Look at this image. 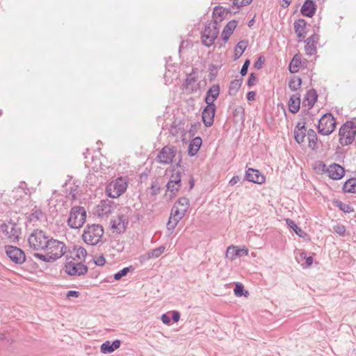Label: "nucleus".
Listing matches in <instances>:
<instances>
[{
  "label": "nucleus",
  "mask_w": 356,
  "mask_h": 356,
  "mask_svg": "<svg viewBox=\"0 0 356 356\" xmlns=\"http://www.w3.org/2000/svg\"><path fill=\"white\" fill-rule=\"evenodd\" d=\"M51 236L41 229H34L28 238L29 247L33 250H44L48 247Z\"/></svg>",
  "instance_id": "f257e3e1"
},
{
  "label": "nucleus",
  "mask_w": 356,
  "mask_h": 356,
  "mask_svg": "<svg viewBox=\"0 0 356 356\" xmlns=\"http://www.w3.org/2000/svg\"><path fill=\"white\" fill-rule=\"evenodd\" d=\"M104 229L100 225H88L82 235L83 240L88 245H95L101 240Z\"/></svg>",
  "instance_id": "f03ea898"
},
{
  "label": "nucleus",
  "mask_w": 356,
  "mask_h": 356,
  "mask_svg": "<svg viewBox=\"0 0 356 356\" xmlns=\"http://www.w3.org/2000/svg\"><path fill=\"white\" fill-rule=\"evenodd\" d=\"M356 135V127L353 122L347 121L339 129V143L342 146L351 144Z\"/></svg>",
  "instance_id": "7ed1b4c3"
},
{
  "label": "nucleus",
  "mask_w": 356,
  "mask_h": 356,
  "mask_svg": "<svg viewBox=\"0 0 356 356\" xmlns=\"http://www.w3.org/2000/svg\"><path fill=\"white\" fill-rule=\"evenodd\" d=\"M86 218L85 209L82 207H74L70 210L67 224L72 229H78L84 224Z\"/></svg>",
  "instance_id": "20e7f679"
},
{
  "label": "nucleus",
  "mask_w": 356,
  "mask_h": 356,
  "mask_svg": "<svg viewBox=\"0 0 356 356\" xmlns=\"http://www.w3.org/2000/svg\"><path fill=\"white\" fill-rule=\"evenodd\" d=\"M219 33V29L218 28L217 21L213 20L212 22L205 25L204 30L202 32V44L209 47L211 46L218 35Z\"/></svg>",
  "instance_id": "39448f33"
},
{
  "label": "nucleus",
  "mask_w": 356,
  "mask_h": 356,
  "mask_svg": "<svg viewBox=\"0 0 356 356\" xmlns=\"http://www.w3.org/2000/svg\"><path fill=\"white\" fill-rule=\"evenodd\" d=\"M127 188V180L123 177H119L106 186V193L108 197L117 198L126 191Z\"/></svg>",
  "instance_id": "423d86ee"
},
{
  "label": "nucleus",
  "mask_w": 356,
  "mask_h": 356,
  "mask_svg": "<svg viewBox=\"0 0 356 356\" xmlns=\"http://www.w3.org/2000/svg\"><path fill=\"white\" fill-rule=\"evenodd\" d=\"M335 127V119L330 113L324 114L320 118L317 126L318 133L323 136H328L331 134L334 131Z\"/></svg>",
  "instance_id": "0eeeda50"
},
{
  "label": "nucleus",
  "mask_w": 356,
  "mask_h": 356,
  "mask_svg": "<svg viewBox=\"0 0 356 356\" xmlns=\"http://www.w3.org/2000/svg\"><path fill=\"white\" fill-rule=\"evenodd\" d=\"M66 249L67 247L64 243L51 237L48 243V247L45 248L44 251L48 252L55 261L67 252Z\"/></svg>",
  "instance_id": "6e6552de"
},
{
  "label": "nucleus",
  "mask_w": 356,
  "mask_h": 356,
  "mask_svg": "<svg viewBox=\"0 0 356 356\" xmlns=\"http://www.w3.org/2000/svg\"><path fill=\"white\" fill-rule=\"evenodd\" d=\"M88 270V266L83 264L81 261L75 262L72 260L69 261V258L67 257V263L65 265V271L69 275H83L87 273Z\"/></svg>",
  "instance_id": "1a4fd4ad"
},
{
  "label": "nucleus",
  "mask_w": 356,
  "mask_h": 356,
  "mask_svg": "<svg viewBox=\"0 0 356 356\" xmlns=\"http://www.w3.org/2000/svg\"><path fill=\"white\" fill-rule=\"evenodd\" d=\"M0 229L4 235L13 241L18 240L21 234V229L12 220L1 224Z\"/></svg>",
  "instance_id": "9d476101"
},
{
  "label": "nucleus",
  "mask_w": 356,
  "mask_h": 356,
  "mask_svg": "<svg viewBox=\"0 0 356 356\" xmlns=\"http://www.w3.org/2000/svg\"><path fill=\"white\" fill-rule=\"evenodd\" d=\"M177 148L174 146H165L159 152L157 161L161 164H169L172 162L177 154Z\"/></svg>",
  "instance_id": "9b49d317"
},
{
  "label": "nucleus",
  "mask_w": 356,
  "mask_h": 356,
  "mask_svg": "<svg viewBox=\"0 0 356 356\" xmlns=\"http://www.w3.org/2000/svg\"><path fill=\"white\" fill-rule=\"evenodd\" d=\"M5 250L7 256L17 264H22L26 261L24 252L15 246L6 245Z\"/></svg>",
  "instance_id": "f8f14e48"
},
{
  "label": "nucleus",
  "mask_w": 356,
  "mask_h": 356,
  "mask_svg": "<svg viewBox=\"0 0 356 356\" xmlns=\"http://www.w3.org/2000/svg\"><path fill=\"white\" fill-rule=\"evenodd\" d=\"M189 207V200L186 197L179 198L174 204L171 212L175 213L177 219L183 218Z\"/></svg>",
  "instance_id": "ddd939ff"
},
{
  "label": "nucleus",
  "mask_w": 356,
  "mask_h": 356,
  "mask_svg": "<svg viewBox=\"0 0 356 356\" xmlns=\"http://www.w3.org/2000/svg\"><path fill=\"white\" fill-rule=\"evenodd\" d=\"M216 111V105L207 104V106L204 108L202 113V119L205 127H210L213 125Z\"/></svg>",
  "instance_id": "4468645a"
},
{
  "label": "nucleus",
  "mask_w": 356,
  "mask_h": 356,
  "mask_svg": "<svg viewBox=\"0 0 356 356\" xmlns=\"http://www.w3.org/2000/svg\"><path fill=\"white\" fill-rule=\"evenodd\" d=\"M243 180L261 184L265 182L266 178L258 170L250 168L246 170Z\"/></svg>",
  "instance_id": "2eb2a0df"
},
{
  "label": "nucleus",
  "mask_w": 356,
  "mask_h": 356,
  "mask_svg": "<svg viewBox=\"0 0 356 356\" xmlns=\"http://www.w3.org/2000/svg\"><path fill=\"white\" fill-rule=\"evenodd\" d=\"M318 40L319 35L317 34H313L305 41L306 42L305 51L307 55L313 56L316 54V45L318 43Z\"/></svg>",
  "instance_id": "dca6fc26"
},
{
  "label": "nucleus",
  "mask_w": 356,
  "mask_h": 356,
  "mask_svg": "<svg viewBox=\"0 0 356 356\" xmlns=\"http://www.w3.org/2000/svg\"><path fill=\"white\" fill-rule=\"evenodd\" d=\"M128 221L123 214H119L118 218L111 221V228L118 234L123 233L127 227Z\"/></svg>",
  "instance_id": "f3484780"
},
{
  "label": "nucleus",
  "mask_w": 356,
  "mask_h": 356,
  "mask_svg": "<svg viewBox=\"0 0 356 356\" xmlns=\"http://www.w3.org/2000/svg\"><path fill=\"white\" fill-rule=\"evenodd\" d=\"M220 88L219 84H214L211 86L207 91L204 97V102L207 104L216 105L214 102L217 99L220 95Z\"/></svg>",
  "instance_id": "a211bd4d"
},
{
  "label": "nucleus",
  "mask_w": 356,
  "mask_h": 356,
  "mask_svg": "<svg viewBox=\"0 0 356 356\" xmlns=\"http://www.w3.org/2000/svg\"><path fill=\"white\" fill-rule=\"evenodd\" d=\"M327 172L329 177L334 180L341 179L345 175L344 168L337 163L331 164L327 169Z\"/></svg>",
  "instance_id": "6ab92c4d"
},
{
  "label": "nucleus",
  "mask_w": 356,
  "mask_h": 356,
  "mask_svg": "<svg viewBox=\"0 0 356 356\" xmlns=\"http://www.w3.org/2000/svg\"><path fill=\"white\" fill-rule=\"evenodd\" d=\"M248 254V250L245 248H238L236 246H229L226 251V257L230 260L235 259L237 257H244Z\"/></svg>",
  "instance_id": "aec40b11"
},
{
  "label": "nucleus",
  "mask_w": 356,
  "mask_h": 356,
  "mask_svg": "<svg viewBox=\"0 0 356 356\" xmlns=\"http://www.w3.org/2000/svg\"><path fill=\"white\" fill-rule=\"evenodd\" d=\"M317 99H318V94L315 89L312 88V89L309 90L307 92V93L303 99L302 106L308 107L307 111V113L309 112V110H310L314 106V105L315 104V103L317 101Z\"/></svg>",
  "instance_id": "412c9836"
},
{
  "label": "nucleus",
  "mask_w": 356,
  "mask_h": 356,
  "mask_svg": "<svg viewBox=\"0 0 356 356\" xmlns=\"http://www.w3.org/2000/svg\"><path fill=\"white\" fill-rule=\"evenodd\" d=\"M317 6L313 0H305L302 4L300 12L302 15L312 17L316 11Z\"/></svg>",
  "instance_id": "4be33fe9"
},
{
  "label": "nucleus",
  "mask_w": 356,
  "mask_h": 356,
  "mask_svg": "<svg viewBox=\"0 0 356 356\" xmlns=\"http://www.w3.org/2000/svg\"><path fill=\"white\" fill-rule=\"evenodd\" d=\"M121 341L119 339L114 340L112 343L109 341L104 342L100 347V350L104 354L111 353L120 348Z\"/></svg>",
  "instance_id": "5701e85b"
},
{
  "label": "nucleus",
  "mask_w": 356,
  "mask_h": 356,
  "mask_svg": "<svg viewBox=\"0 0 356 356\" xmlns=\"http://www.w3.org/2000/svg\"><path fill=\"white\" fill-rule=\"evenodd\" d=\"M294 30L297 35V37L300 39H303L306 36V26L307 22L304 19H298L294 22L293 24Z\"/></svg>",
  "instance_id": "b1692460"
},
{
  "label": "nucleus",
  "mask_w": 356,
  "mask_h": 356,
  "mask_svg": "<svg viewBox=\"0 0 356 356\" xmlns=\"http://www.w3.org/2000/svg\"><path fill=\"white\" fill-rule=\"evenodd\" d=\"M236 20L229 21L227 25L224 27L221 36L225 42H227L231 35L233 33L234 29L237 26Z\"/></svg>",
  "instance_id": "393cba45"
},
{
  "label": "nucleus",
  "mask_w": 356,
  "mask_h": 356,
  "mask_svg": "<svg viewBox=\"0 0 356 356\" xmlns=\"http://www.w3.org/2000/svg\"><path fill=\"white\" fill-rule=\"evenodd\" d=\"M300 95L298 93L292 95L289 100V111L292 113H296L300 109Z\"/></svg>",
  "instance_id": "a878e982"
},
{
  "label": "nucleus",
  "mask_w": 356,
  "mask_h": 356,
  "mask_svg": "<svg viewBox=\"0 0 356 356\" xmlns=\"http://www.w3.org/2000/svg\"><path fill=\"white\" fill-rule=\"evenodd\" d=\"M70 255H75L74 257L72 258V261H75L76 259L77 260H80L79 261H82V259L84 260L85 257L87 255L86 250L82 246L74 245L72 250H70Z\"/></svg>",
  "instance_id": "bb28decb"
},
{
  "label": "nucleus",
  "mask_w": 356,
  "mask_h": 356,
  "mask_svg": "<svg viewBox=\"0 0 356 356\" xmlns=\"http://www.w3.org/2000/svg\"><path fill=\"white\" fill-rule=\"evenodd\" d=\"M228 13H230L229 10H225L222 6H216L213 11V20H216L217 24L222 22L226 17Z\"/></svg>",
  "instance_id": "cd10ccee"
},
{
  "label": "nucleus",
  "mask_w": 356,
  "mask_h": 356,
  "mask_svg": "<svg viewBox=\"0 0 356 356\" xmlns=\"http://www.w3.org/2000/svg\"><path fill=\"white\" fill-rule=\"evenodd\" d=\"M305 123L302 126H300V123L299 122L294 130V138L296 141L300 144L304 141L305 138Z\"/></svg>",
  "instance_id": "c85d7f7f"
},
{
  "label": "nucleus",
  "mask_w": 356,
  "mask_h": 356,
  "mask_svg": "<svg viewBox=\"0 0 356 356\" xmlns=\"http://www.w3.org/2000/svg\"><path fill=\"white\" fill-rule=\"evenodd\" d=\"M202 145V139L200 137H195L193 139L188 147V154L194 156L197 154Z\"/></svg>",
  "instance_id": "c756f323"
},
{
  "label": "nucleus",
  "mask_w": 356,
  "mask_h": 356,
  "mask_svg": "<svg viewBox=\"0 0 356 356\" xmlns=\"http://www.w3.org/2000/svg\"><path fill=\"white\" fill-rule=\"evenodd\" d=\"M248 40H244L239 41L236 44L234 49V60L238 59L242 56V54H243V52L245 51L248 47Z\"/></svg>",
  "instance_id": "7c9ffc66"
},
{
  "label": "nucleus",
  "mask_w": 356,
  "mask_h": 356,
  "mask_svg": "<svg viewBox=\"0 0 356 356\" xmlns=\"http://www.w3.org/2000/svg\"><path fill=\"white\" fill-rule=\"evenodd\" d=\"M307 138L309 140V147L313 150L318 149V137L314 130L309 129L307 131Z\"/></svg>",
  "instance_id": "2f4dec72"
},
{
  "label": "nucleus",
  "mask_w": 356,
  "mask_h": 356,
  "mask_svg": "<svg viewBox=\"0 0 356 356\" xmlns=\"http://www.w3.org/2000/svg\"><path fill=\"white\" fill-rule=\"evenodd\" d=\"M243 82V78L238 79L232 80L230 83L228 94L231 96H234L238 91L241 88V83Z\"/></svg>",
  "instance_id": "473e14b6"
},
{
  "label": "nucleus",
  "mask_w": 356,
  "mask_h": 356,
  "mask_svg": "<svg viewBox=\"0 0 356 356\" xmlns=\"http://www.w3.org/2000/svg\"><path fill=\"white\" fill-rule=\"evenodd\" d=\"M196 82V78L192 74H188L185 81L184 83V86L186 90H189L191 92H193L196 90V87L195 86V83Z\"/></svg>",
  "instance_id": "72a5a7b5"
},
{
  "label": "nucleus",
  "mask_w": 356,
  "mask_h": 356,
  "mask_svg": "<svg viewBox=\"0 0 356 356\" xmlns=\"http://www.w3.org/2000/svg\"><path fill=\"white\" fill-rule=\"evenodd\" d=\"M343 190L345 193H356V177L348 179L343 184Z\"/></svg>",
  "instance_id": "f704fd0d"
},
{
  "label": "nucleus",
  "mask_w": 356,
  "mask_h": 356,
  "mask_svg": "<svg viewBox=\"0 0 356 356\" xmlns=\"http://www.w3.org/2000/svg\"><path fill=\"white\" fill-rule=\"evenodd\" d=\"M300 65V58L298 55H295L289 63V70L290 72L292 74L298 72Z\"/></svg>",
  "instance_id": "c9c22d12"
},
{
  "label": "nucleus",
  "mask_w": 356,
  "mask_h": 356,
  "mask_svg": "<svg viewBox=\"0 0 356 356\" xmlns=\"http://www.w3.org/2000/svg\"><path fill=\"white\" fill-rule=\"evenodd\" d=\"M181 173L180 170H177L174 167L168 183L181 184Z\"/></svg>",
  "instance_id": "e433bc0d"
},
{
  "label": "nucleus",
  "mask_w": 356,
  "mask_h": 356,
  "mask_svg": "<svg viewBox=\"0 0 356 356\" xmlns=\"http://www.w3.org/2000/svg\"><path fill=\"white\" fill-rule=\"evenodd\" d=\"M286 224L299 237L304 238L306 235V233L299 227L293 220L286 219Z\"/></svg>",
  "instance_id": "4c0bfd02"
},
{
  "label": "nucleus",
  "mask_w": 356,
  "mask_h": 356,
  "mask_svg": "<svg viewBox=\"0 0 356 356\" xmlns=\"http://www.w3.org/2000/svg\"><path fill=\"white\" fill-rule=\"evenodd\" d=\"M335 207H338L341 211L344 213H350L353 211V208L348 204L343 203V202L336 200L333 202Z\"/></svg>",
  "instance_id": "58836bf2"
},
{
  "label": "nucleus",
  "mask_w": 356,
  "mask_h": 356,
  "mask_svg": "<svg viewBox=\"0 0 356 356\" xmlns=\"http://www.w3.org/2000/svg\"><path fill=\"white\" fill-rule=\"evenodd\" d=\"M302 84V79L299 76H293L289 82V87L293 91L299 89Z\"/></svg>",
  "instance_id": "ea45409f"
},
{
  "label": "nucleus",
  "mask_w": 356,
  "mask_h": 356,
  "mask_svg": "<svg viewBox=\"0 0 356 356\" xmlns=\"http://www.w3.org/2000/svg\"><path fill=\"white\" fill-rule=\"evenodd\" d=\"M234 291V294L238 297H241V296L246 297L249 294L248 291L245 290L244 286L243 285V284H241L240 282L236 283Z\"/></svg>",
  "instance_id": "a19ab883"
},
{
  "label": "nucleus",
  "mask_w": 356,
  "mask_h": 356,
  "mask_svg": "<svg viewBox=\"0 0 356 356\" xmlns=\"http://www.w3.org/2000/svg\"><path fill=\"white\" fill-rule=\"evenodd\" d=\"M181 186V184H174V183H167L166 188L167 191L170 192V198L176 195L177 193L179 191L180 188Z\"/></svg>",
  "instance_id": "79ce46f5"
},
{
  "label": "nucleus",
  "mask_w": 356,
  "mask_h": 356,
  "mask_svg": "<svg viewBox=\"0 0 356 356\" xmlns=\"http://www.w3.org/2000/svg\"><path fill=\"white\" fill-rule=\"evenodd\" d=\"M181 218H177L175 216V213H170V216L169 218L168 222L167 223V228L168 230H170L171 232L175 228L177 223L179 222V220Z\"/></svg>",
  "instance_id": "37998d69"
},
{
  "label": "nucleus",
  "mask_w": 356,
  "mask_h": 356,
  "mask_svg": "<svg viewBox=\"0 0 356 356\" xmlns=\"http://www.w3.org/2000/svg\"><path fill=\"white\" fill-rule=\"evenodd\" d=\"M165 249V246L163 245L153 249L147 253L148 258H158L164 252Z\"/></svg>",
  "instance_id": "c03bdc74"
},
{
  "label": "nucleus",
  "mask_w": 356,
  "mask_h": 356,
  "mask_svg": "<svg viewBox=\"0 0 356 356\" xmlns=\"http://www.w3.org/2000/svg\"><path fill=\"white\" fill-rule=\"evenodd\" d=\"M132 270H134V268L131 266L129 267H125L114 275V279L115 280H119L122 277L126 276L128 274V273H129Z\"/></svg>",
  "instance_id": "a18cd8bd"
},
{
  "label": "nucleus",
  "mask_w": 356,
  "mask_h": 356,
  "mask_svg": "<svg viewBox=\"0 0 356 356\" xmlns=\"http://www.w3.org/2000/svg\"><path fill=\"white\" fill-rule=\"evenodd\" d=\"M233 115L238 120L243 122L245 117V110L242 106H238L234 108L233 111Z\"/></svg>",
  "instance_id": "49530a36"
},
{
  "label": "nucleus",
  "mask_w": 356,
  "mask_h": 356,
  "mask_svg": "<svg viewBox=\"0 0 356 356\" xmlns=\"http://www.w3.org/2000/svg\"><path fill=\"white\" fill-rule=\"evenodd\" d=\"M33 257L36 259H40L44 262H54V258L51 257L52 256H51L48 252H46V254H41V253H34L33 254Z\"/></svg>",
  "instance_id": "de8ad7c7"
},
{
  "label": "nucleus",
  "mask_w": 356,
  "mask_h": 356,
  "mask_svg": "<svg viewBox=\"0 0 356 356\" xmlns=\"http://www.w3.org/2000/svg\"><path fill=\"white\" fill-rule=\"evenodd\" d=\"M42 217L43 213L41 210L38 209L29 214L28 219L30 222H35L40 220Z\"/></svg>",
  "instance_id": "09e8293b"
},
{
  "label": "nucleus",
  "mask_w": 356,
  "mask_h": 356,
  "mask_svg": "<svg viewBox=\"0 0 356 356\" xmlns=\"http://www.w3.org/2000/svg\"><path fill=\"white\" fill-rule=\"evenodd\" d=\"M333 231L334 233L339 234L341 236H344L346 232V227L343 225H337L333 227Z\"/></svg>",
  "instance_id": "8fccbe9b"
},
{
  "label": "nucleus",
  "mask_w": 356,
  "mask_h": 356,
  "mask_svg": "<svg viewBox=\"0 0 356 356\" xmlns=\"http://www.w3.org/2000/svg\"><path fill=\"white\" fill-rule=\"evenodd\" d=\"M150 189H151L152 195L155 196V195H158L159 193V191L161 189L159 182H157V181L152 182Z\"/></svg>",
  "instance_id": "3c124183"
},
{
  "label": "nucleus",
  "mask_w": 356,
  "mask_h": 356,
  "mask_svg": "<svg viewBox=\"0 0 356 356\" xmlns=\"http://www.w3.org/2000/svg\"><path fill=\"white\" fill-rule=\"evenodd\" d=\"M250 64V60L249 59H246L245 60L243 65H242V67H241V72H240V74H241L242 76H244L247 74Z\"/></svg>",
  "instance_id": "603ef678"
},
{
  "label": "nucleus",
  "mask_w": 356,
  "mask_h": 356,
  "mask_svg": "<svg viewBox=\"0 0 356 356\" xmlns=\"http://www.w3.org/2000/svg\"><path fill=\"white\" fill-rule=\"evenodd\" d=\"M217 73H218V67L216 66L215 65L213 64H211L210 66H209V76H210V79L212 80L214 78H216V75H217Z\"/></svg>",
  "instance_id": "864d4df0"
},
{
  "label": "nucleus",
  "mask_w": 356,
  "mask_h": 356,
  "mask_svg": "<svg viewBox=\"0 0 356 356\" xmlns=\"http://www.w3.org/2000/svg\"><path fill=\"white\" fill-rule=\"evenodd\" d=\"M256 81H257V76H256L255 73H254V72L250 73V74L248 77V81H247L248 86L252 87V86H254L255 84Z\"/></svg>",
  "instance_id": "5fc2aeb1"
},
{
  "label": "nucleus",
  "mask_w": 356,
  "mask_h": 356,
  "mask_svg": "<svg viewBox=\"0 0 356 356\" xmlns=\"http://www.w3.org/2000/svg\"><path fill=\"white\" fill-rule=\"evenodd\" d=\"M264 56H259L257 59V60L254 63V67L257 69L260 70L263 67V65L264 63Z\"/></svg>",
  "instance_id": "6e6d98bb"
},
{
  "label": "nucleus",
  "mask_w": 356,
  "mask_h": 356,
  "mask_svg": "<svg viewBox=\"0 0 356 356\" xmlns=\"http://www.w3.org/2000/svg\"><path fill=\"white\" fill-rule=\"evenodd\" d=\"M102 211L104 213H99V216L108 215L111 213V207L108 204L102 203Z\"/></svg>",
  "instance_id": "4d7b16f0"
},
{
  "label": "nucleus",
  "mask_w": 356,
  "mask_h": 356,
  "mask_svg": "<svg viewBox=\"0 0 356 356\" xmlns=\"http://www.w3.org/2000/svg\"><path fill=\"white\" fill-rule=\"evenodd\" d=\"M105 263H106V259L103 255H101L95 259V264L97 266H102L105 264Z\"/></svg>",
  "instance_id": "13d9d810"
},
{
  "label": "nucleus",
  "mask_w": 356,
  "mask_h": 356,
  "mask_svg": "<svg viewBox=\"0 0 356 356\" xmlns=\"http://www.w3.org/2000/svg\"><path fill=\"white\" fill-rule=\"evenodd\" d=\"M77 186H74V187H71L69 193V195L72 197L73 200L76 199V195H77Z\"/></svg>",
  "instance_id": "bf43d9fd"
},
{
  "label": "nucleus",
  "mask_w": 356,
  "mask_h": 356,
  "mask_svg": "<svg viewBox=\"0 0 356 356\" xmlns=\"http://www.w3.org/2000/svg\"><path fill=\"white\" fill-rule=\"evenodd\" d=\"M171 319L175 323L178 322L180 319V313L178 311H172Z\"/></svg>",
  "instance_id": "052dcab7"
},
{
  "label": "nucleus",
  "mask_w": 356,
  "mask_h": 356,
  "mask_svg": "<svg viewBox=\"0 0 356 356\" xmlns=\"http://www.w3.org/2000/svg\"><path fill=\"white\" fill-rule=\"evenodd\" d=\"M161 321L163 324L169 325L171 322V318L167 314H163L161 316Z\"/></svg>",
  "instance_id": "680f3d73"
},
{
  "label": "nucleus",
  "mask_w": 356,
  "mask_h": 356,
  "mask_svg": "<svg viewBox=\"0 0 356 356\" xmlns=\"http://www.w3.org/2000/svg\"><path fill=\"white\" fill-rule=\"evenodd\" d=\"M79 294V292L77 291H69L66 294V297L67 298H70V297L78 298Z\"/></svg>",
  "instance_id": "e2e57ef3"
},
{
  "label": "nucleus",
  "mask_w": 356,
  "mask_h": 356,
  "mask_svg": "<svg viewBox=\"0 0 356 356\" xmlns=\"http://www.w3.org/2000/svg\"><path fill=\"white\" fill-rule=\"evenodd\" d=\"M245 1V0H233V4L234 6L240 8L244 6H246L247 3H244Z\"/></svg>",
  "instance_id": "0e129e2a"
},
{
  "label": "nucleus",
  "mask_w": 356,
  "mask_h": 356,
  "mask_svg": "<svg viewBox=\"0 0 356 356\" xmlns=\"http://www.w3.org/2000/svg\"><path fill=\"white\" fill-rule=\"evenodd\" d=\"M256 92L254 91H249L247 93V99L249 101H253L255 99Z\"/></svg>",
  "instance_id": "69168bd1"
},
{
  "label": "nucleus",
  "mask_w": 356,
  "mask_h": 356,
  "mask_svg": "<svg viewBox=\"0 0 356 356\" xmlns=\"http://www.w3.org/2000/svg\"><path fill=\"white\" fill-rule=\"evenodd\" d=\"M240 180L239 176H234L229 181V184L230 186H234L237 184Z\"/></svg>",
  "instance_id": "338daca9"
},
{
  "label": "nucleus",
  "mask_w": 356,
  "mask_h": 356,
  "mask_svg": "<svg viewBox=\"0 0 356 356\" xmlns=\"http://www.w3.org/2000/svg\"><path fill=\"white\" fill-rule=\"evenodd\" d=\"M313 257L312 256L307 257L305 258V267L310 266L313 263Z\"/></svg>",
  "instance_id": "774afa93"
}]
</instances>
